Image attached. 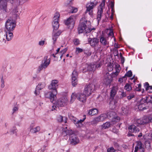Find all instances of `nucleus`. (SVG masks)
Segmentation results:
<instances>
[{"label": "nucleus", "mask_w": 152, "mask_h": 152, "mask_svg": "<svg viewBox=\"0 0 152 152\" xmlns=\"http://www.w3.org/2000/svg\"><path fill=\"white\" fill-rule=\"evenodd\" d=\"M98 110L96 109H92L89 111L88 112V114L89 115H93L97 114L98 113Z\"/></svg>", "instance_id": "nucleus-26"}, {"label": "nucleus", "mask_w": 152, "mask_h": 152, "mask_svg": "<svg viewBox=\"0 0 152 152\" xmlns=\"http://www.w3.org/2000/svg\"><path fill=\"white\" fill-rule=\"evenodd\" d=\"M67 132H68L67 135H72V136L73 134H73L72 131V130H67Z\"/></svg>", "instance_id": "nucleus-58"}, {"label": "nucleus", "mask_w": 152, "mask_h": 152, "mask_svg": "<svg viewBox=\"0 0 152 152\" xmlns=\"http://www.w3.org/2000/svg\"><path fill=\"white\" fill-rule=\"evenodd\" d=\"M96 66L95 64H91L88 66V70L89 71H93L95 70Z\"/></svg>", "instance_id": "nucleus-30"}, {"label": "nucleus", "mask_w": 152, "mask_h": 152, "mask_svg": "<svg viewBox=\"0 0 152 152\" xmlns=\"http://www.w3.org/2000/svg\"><path fill=\"white\" fill-rule=\"evenodd\" d=\"M128 129L130 132H132L136 133L140 132V129L134 125L130 126Z\"/></svg>", "instance_id": "nucleus-20"}, {"label": "nucleus", "mask_w": 152, "mask_h": 152, "mask_svg": "<svg viewBox=\"0 0 152 152\" xmlns=\"http://www.w3.org/2000/svg\"><path fill=\"white\" fill-rule=\"evenodd\" d=\"M67 127H66L65 129H64L62 130V135L63 136H65L67 135L68 132L67 130L66 129Z\"/></svg>", "instance_id": "nucleus-44"}, {"label": "nucleus", "mask_w": 152, "mask_h": 152, "mask_svg": "<svg viewBox=\"0 0 152 152\" xmlns=\"http://www.w3.org/2000/svg\"><path fill=\"white\" fill-rule=\"evenodd\" d=\"M142 118L143 124L148 123L150 122L149 119L148 117L147 116H144Z\"/></svg>", "instance_id": "nucleus-39"}, {"label": "nucleus", "mask_w": 152, "mask_h": 152, "mask_svg": "<svg viewBox=\"0 0 152 152\" xmlns=\"http://www.w3.org/2000/svg\"><path fill=\"white\" fill-rule=\"evenodd\" d=\"M71 142L73 145H75L79 142V140L75 134H73L70 137Z\"/></svg>", "instance_id": "nucleus-19"}, {"label": "nucleus", "mask_w": 152, "mask_h": 152, "mask_svg": "<svg viewBox=\"0 0 152 152\" xmlns=\"http://www.w3.org/2000/svg\"><path fill=\"white\" fill-rule=\"evenodd\" d=\"M114 3L113 1H111L109 4L108 6V8L109 9H111V15L109 16V18L110 20H113V14L114 13Z\"/></svg>", "instance_id": "nucleus-17"}, {"label": "nucleus", "mask_w": 152, "mask_h": 152, "mask_svg": "<svg viewBox=\"0 0 152 152\" xmlns=\"http://www.w3.org/2000/svg\"><path fill=\"white\" fill-rule=\"evenodd\" d=\"M86 21L85 20V19L82 18L80 21V24L78 28V30L79 33H82L84 32L86 33L88 32V28H87L86 24Z\"/></svg>", "instance_id": "nucleus-4"}, {"label": "nucleus", "mask_w": 152, "mask_h": 152, "mask_svg": "<svg viewBox=\"0 0 152 152\" xmlns=\"http://www.w3.org/2000/svg\"><path fill=\"white\" fill-rule=\"evenodd\" d=\"M145 102L147 104V103H152V96L148 95L146 96L145 98L144 99Z\"/></svg>", "instance_id": "nucleus-31"}, {"label": "nucleus", "mask_w": 152, "mask_h": 152, "mask_svg": "<svg viewBox=\"0 0 152 152\" xmlns=\"http://www.w3.org/2000/svg\"><path fill=\"white\" fill-rule=\"evenodd\" d=\"M124 89L127 91H130L132 89V87L130 84L126 83L124 87Z\"/></svg>", "instance_id": "nucleus-33"}, {"label": "nucleus", "mask_w": 152, "mask_h": 152, "mask_svg": "<svg viewBox=\"0 0 152 152\" xmlns=\"http://www.w3.org/2000/svg\"><path fill=\"white\" fill-rule=\"evenodd\" d=\"M40 90H38L37 89V87H36V90H35V91L34 92V94L36 95H38L39 93V91Z\"/></svg>", "instance_id": "nucleus-57"}, {"label": "nucleus", "mask_w": 152, "mask_h": 152, "mask_svg": "<svg viewBox=\"0 0 152 152\" xmlns=\"http://www.w3.org/2000/svg\"><path fill=\"white\" fill-rule=\"evenodd\" d=\"M111 125V124L110 123L106 122L102 125V129H107L110 127Z\"/></svg>", "instance_id": "nucleus-36"}, {"label": "nucleus", "mask_w": 152, "mask_h": 152, "mask_svg": "<svg viewBox=\"0 0 152 152\" xmlns=\"http://www.w3.org/2000/svg\"><path fill=\"white\" fill-rule=\"evenodd\" d=\"M114 86L112 88L110 92V96L109 98V101H110L109 104L113 103V102H114Z\"/></svg>", "instance_id": "nucleus-24"}, {"label": "nucleus", "mask_w": 152, "mask_h": 152, "mask_svg": "<svg viewBox=\"0 0 152 152\" xmlns=\"http://www.w3.org/2000/svg\"><path fill=\"white\" fill-rule=\"evenodd\" d=\"M76 16L72 15L70 16L65 22V24L68 28L72 29L74 26L75 21L76 20Z\"/></svg>", "instance_id": "nucleus-7"}, {"label": "nucleus", "mask_w": 152, "mask_h": 152, "mask_svg": "<svg viewBox=\"0 0 152 152\" xmlns=\"http://www.w3.org/2000/svg\"><path fill=\"white\" fill-rule=\"evenodd\" d=\"M114 112L113 111H110L108 113V118L110 119H112V120L114 118Z\"/></svg>", "instance_id": "nucleus-38"}, {"label": "nucleus", "mask_w": 152, "mask_h": 152, "mask_svg": "<svg viewBox=\"0 0 152 152\" xmlns=\"http://www.w3.org/2000/svg\"><path fill=\"white\" fill-rule=\"evenodd\" d=\"M83 119L78 120L75 117H72V118L71 119L73 121V123L77 127H80L83 125L82 123L84 121L86 118V115H83Z\"/></svg>", "instance_id": "nucleus-14"}, {"label": "nucleus", "mask_w": 152, "mask_h": 152, "mask_svg": "<svg viewBox=\"0 0 152 152\" xmlns=\"http://www.w3.org/2000/svg\"><path fill=\"white\" fill-rule=\"evenodd\" d=\"M136 122L138 124H143L142 118L137 119Z\"/></svg>", "instance_id": "nucleus-47"}, {"label": "nucleus", "mask_w": 152, "mask_h": 152, "mask_svg": "<svg viewBox=\"0 0 152 152\" xmlns=\"http://www.w3.org/2000/svg\"><path fill=\"white\" fill-rule=\"evenodd\" d=\"M149 83L148 82H145L144 84V87L146 91L148 90V88L149 87Z\"/></svg>", "instance_id": "nucleus-52"}, {"label": "nucleus", "mask_w": 152, "mask_h": 152, "mask_svg": "<svg viewBox=\"0 0 152 152\" xmlns=\"http://www.w3.org/2000/svg\"><path fill=\"white\" fill-rule=\"evenodd\" d=\"M132 76V72L131 71H129L123 77L124 78H126V77L127 76L130 77Z\"/></svg>", "instance_id": "nucleus-43"}, {"label": "nucleus", "mask_w": 152, "mask_h": 152, "mask_svg": "<svg viewBox=\"0 0 152 152\" xmlns=\"http://www.w3.org/2000/svg\"><path fill=\"white\" fill-rule=\"evenodd\" d=\"M105 0H102L101 3L98 7L97 15L96 17V19L98 23H99L100 21L102 15L103 10L105 4Z\"/></svg>", "instance_id": "nucleus-8"}, {"label": "nucleus", "mask_w": 152, "mask_h": 152, "mask_svg": "<svg viewBox=\"0 0 152 152\" xmlns=\"http://www.w3.org/2000/svg\"><path fill=\"white\" fill-rule=\"evenodd\" d=\"M83 51V50L82 48L78 47L76 48V53H77V54L81 53Z\"/></svg>", "instance_id": "nucleus-48"}, {"label": "nucleus", "mask_w": 152, "mask_h": 152, "mask_svg": "<svg viewBox=\"0 0 152 152\" xmlns=\"http://www.w3.org/2000/svg\"><path fill=\"white\" fill-rule=\"evenodd\" d=\"M122 109L123 113L124 114H126L128 113V110L126 108H125L124 107H123L122 108Z\"/></svg>", "instance_id": "nucleus-53"}, {"label": "nucleus", "mask_w": 152, "mask_h": 152, "mask_svg": "<svg viewBox=\"0 0 152 152\" xmlns=\"http://www.w3.org/2000/svg\"><path fill=\"white\" fill-rule=\"evenodd\" d=\"M114 77V72H113L111 74L107 72L104 76V79L103 80V83L106 86L110 85Z\"/></svg>", "instance_id": "nucleus-5"}, {"label": "nucleus", "mask_w": 152, "mask_h": 152, "mask_svg": "<svg viewBox=\"0 0 152 152\" xmlns=\"http://www.w3.org/2000/svg\"><path fill=\"white\" fill-rule=\"evenodd\" d=\"M141 85L140 84H138L137 87L136 88V90L137 91H141Z\"/></svg>", "instance_id": "nucleus-55"}, {"label": "nucleus", "mask_w": 152, "mask_h": 152, "mask_svg": "<svg viewBox=\"0 0 152 152\" xmlns=\"http://www.w3.org/2000/svg\"><path fill=\"white\" fill-rule=\"evenodd\" d=\"M77 78H75L73 77L72 78V84L73 86H74L77 84Z\"/></svg>", "instance_id": "nucleus-42"}, {"label": "nucleus", "mask_w": 152, "mask_h": 152, "mask_svg": "<svg viewBox=\"0 0 152 152\" xmlns=\"http://www.w3.org/2000/svg\"><path fill=\"white\" fill-rule=\"evenodd\" d=\"M100 42L101 44L104 45H106L107 44L106 39L102 36L100 37Z\"/></svg>", "instance_id": "nucleus-32"}, {"label": "nucleus", "mask_w": 152, "mask_h": 152, "mask_svg": "<svg viewBox=\"0 0 152 152\" xmlns=\"http://www.w3.org/2000/svg\"><path fill=\"white\" fill-rule=\"evenodd\" d=\"M74 44L75 45H78L80 43V41L79 39L76 38L73 40Z\"/></svg>", "instance_id": "nucleus-45"}, {"label": "nucleus", "mask_w": 152, "mask_h": 152, "mask_svg": "<svg viewBox=\"0 0 152 152\" xmlns=\"http://www.w3.org/2000/svg\"><path fill=\"white\" fill-rule=\"evenodd\" d=\"M18 132V130L15 127H14L12 128V129L10 131V132L11 134H14L16 136L17 135V132Z\"/></svg>", "instance_id": "nucleus-40"}, {"label": "nucleus", "mask_w": 152, "mask_h": 152, "mask_svg": "<svg viewBox=\"0 0 152 152\" xmlns=\"http://www.w3.org/2000/svg\"><path fill=\"white\" fill-rule=\"evenodd\" d=\"M88 41L90 45L92 47H94L98 44L99 39L96 38H90Z\"/></svg>", "instance_id": "nucleus-16"}, {"label": "nucleus", "mask_w": 152, "mask_h": 152, "mask_svg": "<svg viewBox=\"0 0 152 152\" xmlns=\"http://www.w3.org/2000/svg\"><path fill=\"white\" fill-rule=\"evenodd\" d=\"M1 87L3 88L5 86L4 81L3 79V77H2L1 80Z\"/></svg>", "instance_id": "nucleus-49"}, {"label": "nucleus", "mask_w": 152, "mask_h": 152, "mask_svg": "<svg viewBox=\"0 0 152 152\" xmlns=\"http://www.w3.org/2000/svg\"><path fill=\"white\" fill-rule=\"evenodd\" d=\"M148 118L149 119L150 122H152V114L150 115Z\"/></svg>", "instance_id": "nucleus-64"}, {"label": "nucleus", "mask_w": 152, "mask_h": 152, "mask_svg": "<svg viewBox=\"0 0 152 152\" xmlns=\"http://www.w3.org/2000/svg\"><path fill=\"white\" fill-rule=\"evenodd\" d=\"M6 33V35L4 36L6 37L8 41L11 40L13 37V31H5Z\"/></svg>", "instance_id": "nucleus-21"}, {"label": "nucleus", "mask_w": 152, "mask_h": 152, "mask_svg": "<svg viewBox=\"0 0 152 152\" xmlns=\"http://www.w3.org/2000/svg\"><path fill=\"white\" fill-rule=\"evenodd\" d=\"M120 120V118L118 116H115V122H118Z\"/></svg>", "instance_id": "nucleus-56"}, {"label": "nucleus", "mask_w": 152, "mask_h": 152, "mask_svg": "<svg viewBox=\"0 0 152 152\" xmlns=\"http://www.w3.org/2000/svg\"><path fill=\"white\" fill-rule=\"evenodd\" d=\"M60 17V15L59 13H56L55 14L53 18V21L52 22V26L53 28V30L56 31L59 28V19Z\"/></svg>", "instance_id": "nucleus-10"}, {"label": "nucleus", "mask_w": 152, "mask_h": 152, "mask_svg": "<svg viewBox=\"0 0 152 152\" xmlns=\"http://www.w3.org/2000/svg\"><path fill=\"white\" fill-rule=\"evenodd\" d=\"M68 10L72 13L76 12L77 11V8L74 7L72 6L69 7V9H68Z\"/></svg>", "instance_id": "nucleus-41"}, {"label": "nucleus", "mask_w": 152, "mask_h": 152, "mask_svg": "<svg viewBox=\"0 0 152 152\" xmlns=\"http://www.w3.org/2000/svg\"><path fill=\"white\" fill-rule=\"evenodd\" d=\"M94 87V86L92 84L86 85L83 91V93L85 94L88 96H90L94 90L93 89Z\"/></svg>", "instance_id": "nucleus-13"}, {"label": "nucleus", "mask_w": 152, "mask_h": 152, "mask_svg": "<svg viewBox=\"0 0 152 152\" xmlns=\"http://www.w3.org/2000/svg\"><path fill=\"white\" fill-rule=\"evenodd\" d=\"M125 79V78H124L123 77H122L119 78L118 81L121 83H122L124 81V79Z\"/></svg>", "instance_id": "nucleus-60"}, {"label": "nucleus", "mask_w": 152, "mask_h": 152, "mask_svg": "<svg viewBox=\"0 0 152 152\" xmlns=\"http://www.w3.org/2000/svg\"><path fill=\"white\" fill-rule=\"evenodd\" d=\"M61 33L60 31H56L53 30L52 33V39L53 40V43L54 44L58 37L60 36Z\"/></svg>", "instance_id": "nucleus-15"}, {"label": "nucleus", "mask_w": 152, "mask_h": 152, "mask_svg": "<svg viewBox=\"0 0 152 152\" xmlns=\"http://www.w3.org/2000/svg\"><path fill=\"white\" fill-rule=\"evenodd\" d=\"M120 45H118L117 44L115 43V56H117L118 57L119 56L117 50V48H119Z\"/></svg>", "instance_id": "nucleus-37"}, {"label": "nucleus", "mask_w": 152, "mask_h": 152, "mask_svg": "<svg viewBox=\"0 0 152 152\" xmlns=\"http://www.w3.org/2000/svg\"><path fill=\"white\" fill-rule=\"evenodd\" d=\"M115 75L117 76L121 71V67L119 65L115 64Z\"/></svg>", "instance_id": "nucleus-27"}, {"label": "nucleus", "mask_w": 152, "mask_h": 152, "mask_svg": "<svg viewBox=\"0 0 152 152\" xmlns=\"http://www.w3.org/2000/svg\"><path fill=\"white\" fill-rule=\"evenodd\" d=\"M18 110V108L17 107H14L12 110V114L14 113L15 111H17Z\"/></svg>", "instance_id": "nucleus-62"}, {"label": "nucleus", "mask_w": 152, "mask_h": 152, "mask_svg": "<svg viewBox=\"0 0 152 152\" xmlns=\"http://www.w3.org/2000/svg\"><path fill=\"white\" fill-rule=\"evenodd\" d=\"M50 61V58L48 56H45L42 61V63L38 68L37 70L40 71L43 69L47 68L49 65Z\"/></svg>", "instance_id": "nucleus-3"}, {"label": "nucleus", "mask_w": 152, "mask_h": 152, "mask_svg": "<svg viewBox=\"0 0 152 152\" xmlns=\"http://www.w3.org/2000/svg\"><path fill=\"white\" fill-rule=\"evenodd\" d=\"M45 83H39L37 86V89L38 90H42L43 89L45 86Z\"/></svg>", "instance_id": "nucleus-34"}, {"label": "nucleus", "mask_w": 152, "mask_h": 152, "mask_svg": "<svg viewBox=\"0 0 152 152\" xmlns=\"http://www.w3.org/2000/svg\"><path fill=\"white\" fill-rule=\"evenodd\" d=\"M147 104L145 102V99H143L140 101V104L138 105V108L139 110H143L146 109V106L145 105Z\"/></svg>", "instance_id": "nucleus-18"}, {"label": "nucleus", "mask_w": 152, "mask_h": 152, "mask_svg": "<svg viewBox=\"0 0 152 152\" xmlns=\"http://www.w3.org/2000/svg\"><path fill=\"white\" fill-rule=\"evenodd\" d=\"M73 0H68L64 3V6L68 7L69 9V7H72V5Z\"/></svg>", "instance_id": "nucleus-28"}, {"label": "nucleus", "mask_w": 152, "mask_h": 152, "mask_svg": "<svg viewBox=\"0 0 152 152\" xmlns=\"http://www.w3.org/2000/svg\"><path fill=\"white\" fill-rule=\"evenodd\" d=\"M15 26L16 24L12 20L8 19L6 22L5 31H13Z\"/></svg>", "instance_id": "nucleus-9"}, {"label": "nucleus", "mask_w": 152, "mask_h": 152, "mask_svg": "<svg viewBox=\"0 0 152 152\" xmlns=\"http://www.w3.org/2000/svg\"><path fill=\"white\" fill-rule=\"evenodd\" d=\"M143 146V145H142L141 142L138 141L137 142V145L136 146L140 149V151L141 152H144V149Z\"/></svg>", "instance_id": "nucleus-29"}, {"label": "nucleus", "mask_w": 152, "mask_h": 152, "mask_svg": "<svg viewBox=\"0 0 152 152\" xmlns=\"http://www.w3.org/2000/svg\"><path fill=\"white\" fill-rule=\"evenodd\" d=\"M45 42V40H41L39 42V45L40 46H43L44 45Z\"/></svg>", "instance_id": "nucleus-54"}, {"label": "nucleus", "mask_w": 152, "mask_h": 152, "mask_svg": "<svg viewBox=\"0 0 152 152\" xmlns=\"http://www.w3.org/2000/svg\"><path fill=\"white\" fill-rule=\"evenodd\" d=\"M40 130V127L39 126H37L36 127L31 129L30 130L31 133H36L39 131Z\"/></svg>", "instance_id": "nucleus-35"}, {"label": "nucleus", "mask_w": 152, "mask_h": 152, "mask_svg": "<svg viewBox=\"0 0 152 152\" xmlns=\"http://www.w3.org/2000/svg\"><path fill=\"white\" fill-rule=\"evenodd\" d=\"M105 32L108 37H113L114 35V33L113 26H112L111 27H110L109 28L107 29L106 30Z\"/></svg>", "instance_id": "nucleus-22"}, {"label": "nucleus", "mask_w": 152, "mask_h": 152, "mask_svg": "<svg viewBox=\"0 0 152 152\" xmlns=\"http://www.w3.org/2000/svg\"><path fill=\"white\" fill-rule=\"evenodd\" d=\"M56 99L54 100L53 102V104H56V106L57 107H63L66 105L68 102V100L66 97H63L59 99L55 103V100Z\"/></svg>", "instance_id": "nucleus-11"}, {"label": "nucleus", "mask_w": 152, "mask_h": 152, "mask_svg": "<svg viewBox=\"0 0 152 152\" xmlns=\"http://www.w3.org/2000/svg\"><path fill=\"white\" fill-rule=\"evenodd\" d=\"M67 50V49L66 48H65L62 51H61L60 52V53L61 54L64 55L66 51Z\"/></svg>", "instance_id": "nucleus-61"}, {"label": "nucleus", "mask_w": 152, "mask_h": 152, "mask_svg": "<svg viewBox=\"0 0 152 152\" xmlns=\"http://www.w3.org/2000/svg\"><path fill=\"white\" fill-rule=\"evenodd\" d=\"M58 81L57 80H52L50 85L48 86L49 90H52L51 92H48L45 94V97L50 99L51 102H53L54 100L56 99V95L57 93V89L58 87Z\"/></svg>", "instance_id": "nucleus-1"}, {"label": "nucleus", "mask_w": 152, "mask_h": 152, "mask_svg": "<svg viewBox=\"0 0 152 152\" xmlns=\"http://www.w3.org/2000/svg\"><path fill=\"white\" fill-rule=\"evenodd\" d=\"M78 73L76 70H74L72 73V78L73 77L75 78H77Z\"/></svg>", "instance_id": "nucleus-46"}, {"label": "nucleus", "mask_w": 152, "mask_h": 152, "mask_svg": "<svg viewBox=\"0 0 152 152\" xmlns=\"http://www.w3.org/2000/svg\"><path fill=\"white\" fill-rule=\"evenodd\" d=\"M113 61L112 60V61L108 62L107 64V69L108 70L109 72H110L112 71L113 69V66L114 64L113 63Z\"/></svg>", "instance_id": "nucleus-25"}, {"label": "nucleus", "mask_w": 152, "mask_h": 152, "mask_svg": "<svg viewBox=\"0 0 152 152\" xmlns=\"http://www.w3.org/2000/svg\"><path fill=\"white\" fill-rule=\"evenodd\" d=\"M108 117L106 113H103L101 114L99 116L94 118L92 121V123L94 124H96L98 122L104 121Z\"/></svg>", "instance_id": "nucleus-12"}, {"label": "nucleus", "mask_w": 152, "mask_h": 152, "mask_svg": "<svg viewBox=\"0 0 152 152\" xmlns=\"http://www.w3.org/2000/svg\"><path fill=\"white\" fill-rule=\"evenodd\" d=\"M121 96L122 97H125L126 96V93L124 92H122L121 93Z\"/></svg>", "instance_id": "nucleus-63"}, {"label": "nucleus", "mask_w": 152, "mask_h": 152, "mask_svg": "<svg viewBox=\"0 0 152 152\" xmlns=\"http://www.w3.org/2000/svg\"><path fill=\"white\" fill-rule=\"evenodd\" d=\"M57 120L58 122L60 123L64 122L65 124L67 122V118L66 117H63L61 115L57 116Z\"/></svg>", "instance_id": "nucleus-23"}, {"label": "nucleus", "mask_w": 152, "mask_h": 152, "mask_svg": "<svg viewBox=\"0 0 152 152\" xmlns=\"http://www.w3.org/2000/svg\"><path fill=\"white\" fill-rule=\"evenodd\" d=\"M134 96V95L133 94H131L127 97V99L128 100H130L133 98Z\"/></svg>", "instance_id": "nucleus-50"}, {"label": "nucleus", "mask_w": 152, "mask_h": 152, "mask_svg": "<svg viewBox=\"0 0 152 152\" xmlns=\"http://www.w3.org/2000/svg\"><path fill=\"white\" fill-rule=\"evenodd\" d=\"M87 96L85 94L82 93H78L76 94L73 93L71 96L70 102H72L77 98V99L83 102H85L86 100V96Z\"/></svg>", "instance_id": "nucleus-2"}, {"label": "nucleus", "mask_w": 152, "mask_h": 152, "mask_svg": "<svg viewBox=\"0 0 152 152\" xmlns=\"http://www.w3.org/2000/svg\"><path fill=\"white\" fill-rule=\"evenodd\" d=\"M97 2H91L88 3L86 5V12H88V14L91 16H92L93 15V9L97 5Z\"/></svg>", "instance_id": "nucleus-6"}, {"label": "nucleus", "mask_w": 152, "mask_h": 152, "mask_svg": "<svg viewBox=\"0 0 152 152\" xmlns=\"http://www.w3.org/2000/svg\"><path fill=\"white\" fill-rule=\"evenodd\" d=\"M108 152H114V149L113 147H111L107 149Z\"/></svg>", "instance_id": "nucleus-59"}, {"label": "nucleus", "mask_w": 152, "mask_h": 152, "mask_svg": "<svg viewBox=\"0 0 152 152\" xmlns=\"http://www.w3.org/2000/svg\"><path fill=\"white\" fill-rule=\"evenodd\" d=\"M119 58L121 59V62L123 63L124 62V57H123L121 53H120L119 54Z\"/></svg>", "instance_id": "nucleus-51"}]
</instances>
